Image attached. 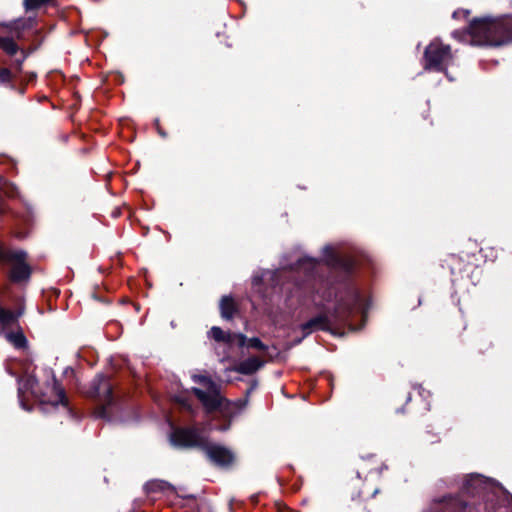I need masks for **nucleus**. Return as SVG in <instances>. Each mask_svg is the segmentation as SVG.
Returning <instances> with one entry per match:
<instances>
[{
    "label": "nucleus",
    "mask_w": 512,
    "mask_h": 512,
    "mask_svg": "<svg viewBox=\"0 0 512 512\" xmlns=\"http://www.w3.org/2000/svg\"><path fill=\"white\" fill-rule=\"evenodd\" d=\"M192 379L198 384L197 387L192 388V392L207 412L219 411L223 417L232 418L244 409V401L231 402L224 398L221 395L220 386L208 376L193 375Z\"/></svg>",
    "instance_id": "f257e3e1"
},
{
    "label": "nucleus",
    "mask_w": 512,
    "mask_h": 512,
    "mask_svg": "<svg viewBox=\"0 0 512 512\" xmlns=\"http://www.w3.org/2000/svg\"><path fill=\"white\" fill-rule=\"evenodd\" d=\"M475 45L500 46L512 41V15L474 19L469 26Z\"/></svg>",
    "instance_id": "f03ea898"
},
{
    "label": "nucleus",
    "mask_w": 512,
    "mask_h": 512,
    "mask_svg": "<svg viewBox=\"0 0 512 512\" xmlns=\"http://www.w3.org/2000/svg\"><path fill=\"white\" fill-rule=\"evenodd\" d=\"M453 55L449 45L440 40H433L424 52V68L444 71L451 64Z\"/></svg>",
    "instance_id": "7ed1b4c3"
},
{
    "label": "nucleus",
    "mask_w": 512,
    "mask_h": 512,
    "mask_svg": "<svg viewBox=\"0 0 512 512\" xmlns=\"http://www.w3.org/2000/svg\"><path fill=\"white\" fill-rule=\"evenodd\" d=\"M10 266L9 278L13 282L27 281L31 275V268L27 263V254L22 250H12L6 255V262Z\"/></svg>",
    "instance_id": "20e7f679"
},
{
    "label": "nucleus",
    "mask_w": 512,
    "mask_h": 512,
    "mask_svg": "<svg viewBox=\"0 0 512 512\" xmlns=\"http://www.w3.org/2000/svg\"><path fill=\"white\" fill-rule=\"evenodd\" d=\"M170 441L180 447H200L204 449L207 444L206 437L197 428L175 429L170 435Z\"/></svg>",
    "instance_id": "39448f33"
},
{
    "label": "nucleus",
    "mask_w": 512,
    "mask_h": 512,
    "mask_svg": "<svg viewBox=\"0 0 512 512\" xmlns=\"http://www.w3.org/2000/svg\"><path fill=\"white\" fill-rule=\"evenodd\" d=\"M204 451L211 462L221 467H227L235 460L233 452L222 445L207 443Z\"/></svg>",
    "instance_id": "423d86ee"
},
{
    "label": "nucleus",
    "mask_w": 512,
    "mask_h": 512,
    "mask_svg": "<svg viewBox=\"0 0 512 512\" xmlns=\"http://www.w3.org/2000/svg\"><path fill=\"white\" fill-rule=\"evenodd\" d=\"M330 326V320L326 314L316 316L306 323L301 325V330L304 335H308L316 330H328Z\"/></svg>",
    "instance_id": "0eeeda50"
},
{
    "label": "nucleus",
    "mask_w": 512,
    "mask_h": 512,
    "mask_svg": "<svg viewBox=\"0 0 512 512\" xmlns=\"http://www.w3.org/2000/svg\"><path fill=\"white\" fill-rule=\"evenodd\" d=\"M94 395L98 397L100 401L110 403L112 387L108 379L103 376H99L95 380Z\"/></svg>",
    "instance_id": "6e6552de"
},
{
    "label": "nucleus",
    "mask_w": 512,
    "mask_h": 512,
    "mask_svg": "<svg viewBox=\"0 0 512 512\" xmlns=\"http://www.w3.org/2000/svg\"><path fill=\"white\" fill-rule=\"evenodd\" d=\"M262 366V361L258 357H250L240 362L236 367L235 371L241 374H252L256 372Z\"/></svg>",
    "instance_id": "1a4fd4ad"
},
{
    "label": "nucleus",
    "mask_w": 512,
    "mask_h": 512,
    "mask_svg": "<svg viewBox=\"0 0 512 512\" xmlns=\"http://www.w3.org/2000/svg\"><path fill=\"white\" fill-rule=\"evenodd\" d=\"M443 512H472V507L458 498H449L444 504Z\"/></svg>",
    "instance_id": "9d476101"
},
{
    "label": "nucleus",
    "mask_w": 512,
    "mask_h": 512,
    "mask_svg": "<svg viewBox=\"0 0 512 512\" xmlns=\"http://www.w3.org/2000/svg\"><path fill=\"white\" fill-rule=\"evenodd\" d=\"M209 335L217 342L232 344L234 341H237V334L225 333L219 327H212Z\"/></svg>",
    "instance_id": "9b49d317"
},
{
    "label": "nucleus",
    "mask_w": 512,
    "mask_h": 512,
    "mask_svg": "<svg viewBox=\"0 0 512 512\" xmlns=\"http://www.w3.org/2000/svg\"><path fill=\"white\" fill-rule=\"evenodd\" d=\"M237 343L240 347H252L259 350H264V344L258 338L247 339L243 334H237Z\"/></svg>",
    "instance_id": "f8f14e48"
},
{
    "label": "nucleus",
    "mask_w": 512,
    "mask_h": 512,
    "mask_svg": "<svg viewBox=\"0 0 512 512\" xmlns=\"http://www.w3.org/2000/svg\"><path fill=\"white\" fill-rule=\"evenodd\" d=\"M235 310L234 302L229 297H223L220 302L221 315L225 319H231Z\"/></svg>",
    "instance_id": "ddd939ff"
},
{
    "label": "nucleus",
    "mask_w": 512,
    "mask_h": 512,
    "mask_svg": "<svg viewBox=\"0 0 512 512\" xmlns=\"http://www.w3.org/2000/svg\"><path fill=\"white\" fill-rule=\"evenodd\" d=\"M6 338L16 348H23L26 345V338L22 332L8 333Z\"/></svg>",
    "instance_id": "4468645a"
},
{
    "label": "nucleus",
    "mask_w": 512,
    "mask_h": 512,
    "mask_svg": "<svg viewBox=\"0 0 512 512\" xmlns=\"http://www.w3.org/2000/svg\"><path fill=\"white\" fill-rule=\"evenodd\" d=\"M0 47L9 55H14L17 50V44L11 38H0Z\"/></svg>",
    "instance_id": "2eb2a0df"
},
{
    "label": "nucleus",
    "mask_w": 512,
    "mask_h": 512,
    "mask_svg": "<svg viewBox=\"0 0 512 512\" xmlns=\"http://www.w3.org/2000/svg\"><path fill=\"white\" fill-rule=\"evenodd\" d=\"M483 483V477L481 475H470L466 480V490L469 492L470 488H478Z\"/></svg>",
    "instance_id": "dca6fc26"
},
{
    "label": "nucleus",
    "mask_w": 512,
    "mask_h": 512,
    "mask_svg": "<svg viewBox=\"0 0 512 512\" xmlns=\"http://www.w3.org/2000/svg\"><path fill=\"white\" fill-rule=\"evenodd\" d=\"M15 315L13 312L1 309L0 310V322L4 325H9L15 320Z\"/></svg>",
    "instance_id": "f3484780"
},
{
    "label": "nucleus",
    "mask_w": 512,
    "mask_h": 512,
    "mask_svg": "<svg viewBox=\"0 0 512 512\" xmlns=\"http://www.w3.org/2000/svg\"><path fill=\"white\" fill-rule=\"evenodd\" d=\"M54 390L56 393V398L54 400H51V403L53 405H58V404L66 405V398H65L64 391L57 385H55Z\"/></svg>",
    "instance_id": "a211bd4d"
},
{
    "label": "nucleus",
    "mask_w": 512,
    "mask_h": 512,
    "mask_svg": "<svg viewBox=\"0 0 512 512\" xmlns=\"http://www.w3.org/2000/svg\"><path fill=\"white\" fill-rule=\"evenodd\" d=\"M50 0H25L24 4L27 10L37 9L43 4L49 2Z\"/></svg>",
    "instance_id": "6ab92c4d"
},
{
    "label": "nucleus",
    "mask_w": 512,
    "mask_h": 512,
    "mask_svg": "<svg viewBox=\"0 0 512 512\" xmlns=\"http://www.w3.org/2000/svg\"><path fill=\"white\" fill-rule=\"evenodd\" d=\"M11 79V73L7 69L0 70V82H8Z\"/></svg>",
    "instance_id": "aec40b11"
},
{
    "label": "nucleus",
    "mask_w": 512,
    "mask_h": 512,
    "mask_svg": "<svg viewBox=\"0 0 512 512\" xmlns=\"http://www.w3.org/2000/svg\"><path fill=\"white\" fill-rule=\"evenodd\" d=\"M12 251L11 249H5L4 247H2V245L0 244V262L2 263H5L6 262V255Z\"/></svg>",
    "instance_id": "412c9836"
},
{
    "label": "nucleus",
    "mask_w": 512,
    "mask_h": 512,
    "mask_svg": "<svg viewBox=\"0 0 512 512\" xmlns=\"http://www.w3.org/2000/svg\"><path fill=\"white\" fill-rule=\"evenodd\" d=\"M460 14H463V15H465V16H466V15L468 14V12H467V11H455V12H454V14H453V16H454V17H459V16H460Z\"/></svg>",
    "instance_id": "4be33fe9"
},
{
    "label": "nucleus",
    "mask_w": 512,
    "mask_h": 512,
    "mask_svg": "<svg viewBox=\"0 0 512 512\" xmlns=\"http://www.w3.org/2000/svg\"><path fill=\"white\" fill-rule=\"evenodd\" d=\"M3 212V206H2V203L0 202V213Z\"/></svg>",
    "instance_id": "5701e85b"
}]
</instances>
